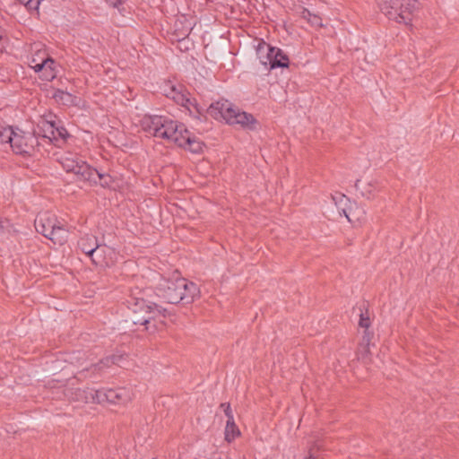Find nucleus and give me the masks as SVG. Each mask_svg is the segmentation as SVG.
<instances>
[{
  "instance_id": "obj_3",
  "label": "nucleus",
  "mask_w": 459,
  "mask_h": 459,
  "mask_svg": "<svg viewBox=\"0 0 459 459\" xmlns=\"http://www.w3.org/2000/svg\"><path fill=\"white\" fill-rule=\"evenodd\" d=\"M143 131L154 137L168 140L175 143L177 145L180 143L187 129L183 124H178L167 117L149 116L142 120Z\"/></svg>"
},
{
  "instance_id": "obj_11",
  "label": "nucleus",
  "mask_w": 459,
  "mask_h": 459,
  "mask_svg": "<svg viewBox=\"0 0 459 459\" xmlns=\"http://www.w3.org/2000/svg\"><path fill=\"white\" fill-rule=\"evenodd\" d=\"M236 108L232 103H230L227 100H218L216 102L212 103L207 108L206 113H208L211 117L215 118L216 120H225L227 123L231 117L232 113H234V109Z\"/></svg>"
},
{
  "instance_id": "obj_17",
  "label": "nucleus",
  "mask_w": 459,
  "mask_h": 459,
  "mask_svg": "<svg viewBox=\"0 0 459 459\" xmlns=\"http://www.w3.org/2000/svg\"><path fill=\"white\" fill-rule=\"evenodd\" d=\"M184 108L188 111L189 115L195 119L202 121L206 117V108L201 106L195 99L190 98V103H186Z\"/></svg>"
},
{
  "instance_id": "obj_10",
  "label": "nucleus",
  "mask_w": 459,
  "mask_h": 459,
  "mask_svg": "<svg viewBox=\"0 0 459 459\" xmlns=\"http://www.w3.org/2000/svg\"><path fill=\"white\" fill-rule=\"evenodd\" d=\"M100 247V245L98 242V238L93 235L86 234L78 240L79 249L91 257L94 264H99L100 262V259L102 258V255H100L98 252Z\"/></svg>"
},
{
  "instance_id": "obj_35",
  "label": "nucleus",
  "mask_w": 459,
  "mask_h": 459,
  "mask_svg": "<svg viewBox=\"0 0 459 459\" xmlns=\"http://www.w3.org/2000/svg\"><path fill=\"white\" fill-rule=\"evenodd\" d=\"M359 182H360V180H359V179H358V180H356V182H355V187H356L357 189H359Z\"/></svg>"
},
{
  "instance_id": "obj_13",
  "label": "nucleus",
  "mask_w": 459,
  "mask_h": 459,
  "mask_svg": "<svg viewBox=\"0 0 459 459\" xmlns=\"http://www.w3.org/2000/svg\"><path fill=\"white\" fill-rule=\"evenodd\" d=\"M126 354H112L100 359L98 363L91 365L90 368H87V372L91 374H100L103 369L109 368L112 365H118L122 367L121 362L124 359Z\"/></svg>"
},
{
  "instance_id": "obj_8",
  "label": "nucleus",
  "mask_w": 459,
  "mask_h": 459,
  "mask_svg": "<svg viewBox=\"0 0 459 459\" xmlns=\"http://www.w3.org/2000/svg\"><path fill=\"white\" fill-rule=\"evenodd\" d=\"M37 145H39V142L35 134L26 133L19 128L14 130L9 144L13 152L20 155H30Z\"/></svg>"
},
{
  "instance_id": "obj_19",
  "label": "nucleus",
  "mask_w": 459,
  "mask_h": 459,
  "mask_svg": "<svg viewBox=\"0 0 459 459\" xmlns=\"http://www.w3.org/2000/svg\"><path fill=\"white\" fill-rule=\"evenodd\" d=\"M44 63H45V71H49V74H45L44 80L46 81H52L56 76V61L50 57L47 56L44 57Z\"/></svg>"
},
{
  "instance_id": "obj_15",
  "label": "nucleus",
  "mask_w": 459,
  "mask_h": 459,
  "mask_svg": "<svg viewBox=\"0 0 459 459\" xmlns=\"http://www.w3.org/2000/svg\"><path fill=\"white\" fill-rule=\"evenodd\" d=\"M178 146L187 148L193 153H200L203 151L204 143L195 136H192L191 133L187 130V133L184 134Z\"/></svg>"
},
{
  "instance_id": "obj_25",
  "label": "nucleus",
  "mask_w": 459,
  "mask_h": 459,
  "mask_svg": "<svg viewBox=\"0 0 459 459\" xmlns=\"http://www.w3.org/2000/svg\"><path fill=\"white\" fill-rule=\"evenodd\" d=\"M359 326L362 327V328H365V329H368L370 325V320H369V317L368 316H365L362 313L360 314V318H359Z\"/></svg>"
},
{
  "instance_id": "obj_34",
  "label": "nucleus",
  "mask_w": 459,
  "mask_h": 459,
  "mask_svg": "<svg viewBox=\"0 0 459 459\" xmlns=\"http://www.w3.org/2000/svg\"><path fill=\"white\" fill-rule=\"evenodd\" d=\"M45 74H49V71H48V72H47V71L43 70V72H42V76H41V78H42L43 80H44V76H45Z\"/></svg>"
},
{
  "instance_id": "obj_20",
  "label": "nucleus",
  "mask_w": 459,
  "mask_h": 459,
  "mask_svg": "<svg viewBox=\"0 0 459 459\" xmlns=\"http://www.w3.org/2000/svg\"><path fill=\"white\" fill-rule=\"evenodd\" d=\"M240 435V431L236 423H226L225 427V440L231 442Z\"/></svg>"
},
{
  "instance_id": "obj_29",
  "label": "nucleus",
  "mask_w": 459,
  "mask_h": 459,
  "mask_svg": "<svg viewBox=\"0 0 459 459\" xmlns=\"http://www.w3.org/2000/svg\"><path fill=\"white\" fill-rule=\"evenodd\" d=\"M368 187L369 188L367 191H361V195L363 196H366L367 198L370 197V195H371V192H372V189H371L372 188V185L369 184Z\"/></svg>"
},
{
  "instance_id": "obj_26",
  "label": "nucleus",
  "mask_w": 459,
  "mask_h": 459,
  "mask_svg": "<svg viewBox=\"0 0 459 459\" xmlns=\"http://www.w3.org/2000/svg\"><path fill=\"white\" fill-rule=\"evenodd\" d=\"M31 67L36 73L43 72V70H45L44 58L40 63L31 65Z\"/></svg>"
},
{
  "instance_id": "obj_31",
  "label": "nucleus",
  "mask_w": 459,
  "mask_h": 459,
  "mask_svg": "<svg viewBox=\"0 0 459 459\" xmlns=\"http://www.w3.org/2000/svg\"><path fill=\"white\" fill-rule=\"evenodd\" d=\"M343 212H344V214H345L346 218L349 220V221H352V220H351V216L352 215V214H351V211L350 210V213H348V212H346V210L344 209V210H343Z\"/></svg>"
},
{
  "instance_id": "obj_33",
  "label": "nucleus",
  "mask_w": 459,
  "mask_h": 459,
  "mask_svg": "<svg viewBox=\"0 0 459 459\" xmlns=\"http://www.w3.org/2000/svg\"><path fill=\"white\" fill-rule=\"evenodd\" d=\"M30 63H31L32 65L38 64V63H37V59H36V57H35V56H33V57L31 58Z\"/></svg>"
},
{
  "instance_id": "obj_4",
  "label": "nucleus",
  "mask_w": 459,
  "mask_h": 459,
  "mask_svg": "<svg viewBox=\"0 0 459 459\" xmlns=\"http://www.w3.org/2000/svg\"><path fill=\"white\" fill-rule=\"evenodd\" d=\"M378 7L389 20L410 25L419 9L417 0H377Z\"/></svg>"
},
{
  "instance_id": "obj_16",
  "label": "nucleus",
  "mask_w": 459,
  "mask_h": 459,
  "mask_svg": "<svg viewBox=\"0 0 459 459\" xmlns=\"http://www.w3.org/2000/svg\"><path fill=\"white\" fill-rule=\"evenodd\" d=\"M165 95L168 98L172 99L177 104L184 107L186 103H190V97L188 92H184L178 89H177L176 86L171 85L169 87V91H166Z\"/></svg>"
},
{
  "instance_id": "obj_22",
  "label": "nucleus",
  "mask_w": 459,
  "mask_h": 459,
  "mask_svg": "<svg viewBox=\"0 0 459 459\" xmlns=\"http://www.w3.org/2000/svg\"><path fill=\"white\" fill-rule=\"evenodd\" d=\"M53 98L56 100V101H60L64 104H68L70 102H72V100H73V95L63 91V90H56L54 94H53Z\"/></svg>"
},
{
  "instance_id": "obj_23",
  "label": "nucleus",
  "mask_w": 459,
  "mask_h": 459,
  "mask_svg": "<svg viewBox=\"0 0 459 459\" xmlns=\"http://www.w3.org/2000/svg\"><path fill=\"white\" fill-rule=\"evenodd\" d=\"M302 17L307 19L308 22L313 26H322L321 18L318 15L311 13L307 9H304L302 12Z\"/></svg>"
},
{
  "instance_id": "obj_30",
  "label": "nucleus",
  "mask_w": 459,
  "mask_h": 459,
  "mask_svg": "<svg viewBox=\"0 0 459 459\" xmlns=\"http://www.w3.org/2000/svg\"><path fill=\"white\" fill-rule=\"evenodd\" d=\"M226 417H227V422L226 423H235L233 414L228 415Z\"/></svg>"
},
{
  "instance_id": "obj_28",
  "label": "nucleus",
  "mask_w": 459,
  "mask_h": 459,
  "mask_svg": "<svg viewBox=\"0 0 459 459\" xmlns=\"http://www.w3.org/2000/svg\"><path fill=\"white\" fill-rule=\"evenodd\" d=\"M107 4H108L112 7H118V5L122 4L126 0H105Z\"/></svg>"
},
{
  "instance_id": "obj_2",
  "label": "nucleus",
  "mask_w": 459,
  "mask_h": 459,
  "mask_svg": "<svg viewBox=\"0 0 459 459\" xmlns=\"http://www.w3.org/2000/svg\"><path fill=\"white\" fill-rule=\"evenodd\" d=\"M60 163L67 173L74 174L77 181L102 187H108L113 182L109 174L99 171L75 154L69 153L61 157Z\"/></svg>"
},
{
  "instance_id": "obj_14",
  "label": "nucleus",
  "mask_w": 459,
  "mask_h": 459,
  "mask_svg": "<svg viewBox=\"0 0 459 459\" xmlns=\"http://www.w3.org/2000/svg\"><path fill=\"white\" fill-rule=\"evenodd\" d=\"M56 123L53 121L42 120L38 125V129L34 131L33 134L37 137L41 136L47 138L49 142L53 143V140H56L55 134Z\"/></svg>"
},
{
  "instance_id": "obj_18",
  "label": "nucleus",
  "mask_w": 459,
  "mask_h": 459,
  "mask_svg": "<svg viewBox=\"0 0 459 459\" xmlns=\"http://www.w3.org/2000/svg\"><path fill=\"white\" fill-rule=\"evenodd\" d=\"M55 134L56 140H53V143L58 147L64 144L70 136L69 133L64 126H57L56 125L55 126Z\"/></svg>"
},
{
  "instance_id": "obj_9",
  "label": "nucleus",
  "mask_w": 459,
  "mask_h": 459,
  "mask_svg": "<svg viewBox=\"0 0 459 459\" xmlns=\"http://www.w3.org/2000/svg\"><path fill=\"white\" fill-rule=\"evenodd\" d=\"M264 48H266L267 51V61L261 60L262 64L266 65L268 63L271 70L274 68H285L289 66V57L281 49L271 47L264 42L263 46L259 45L258 53H260Z\"/></svg>"
},
{
  "instance_id": "obj_5",
  "label": "nucleus",
  "mask_w": 459,
  "mask_h": 459,
  "mask_svg": "<svg viewBox=\"0 0 459 459\" xmlns=\"http://www.w3.org/2000/svg\"><path fill=\"white\" fill-rule=\"evenodd\" d=\"M34 225L37 232L42 234L54 244L62 246L67 241L68 230L53 213L46 212L38 215Z\"/></svg>"
},
{
  "instance_id": "obj_1",
  "label": "nucleus",
  "mask_w": 459,
  "mask_h": 459,
  "mask_svg": "<svg viewBox=\"0 0 459 459\" xmlns=\"http://www.w3.org/2000/svg\"><path fill=\"white\" fill-rule=\"evenodd\" d=\"M154 293L161 301L168 304H191L200 296L198 286L186 278H161L155 287Z\"/></svg>"
},
{
  "instance_id": "obj_32",
  "label": "nucleus",
  "mask_w": 459,
  "mask_h": 459,
  "mask_svg": "<svg viewBox=\"0 0 459 459\" xmlns=\"http://www.w3.org/2000/svg\"><path fill=\"white\" fill-rule=\"evenodd\" d=\"M358 217H357V220H359V214H363L364 213V211L362 209H358Z\"/></svg>"
},
{
  "instance_id": "obj_36",
  "label": "nucleus",
  "mask_w": 459,
  "mask_h": 459,
  "mask_svg": "<svg viewBox=\"0 0 459 459\" xmlns=\"http://www.w3.org/2000/svg\"><path fill=\"white\" fill-rule=\"evenodd\" d=\"M20 3L23 4L25 5L26 0H19Z\"/></svg>"
},
{
  "instance_id": "obj_27",
  "label": "nucleus",
  "mask_w": 459,
  "mask_h": 459,
  "mask_svg": "<svg viewBox=\"0 0 459 459\" xmlns=\"http://www.w3.org/2000/svg\"><path fill=\"white\" fill-rule=\"evenodd\" d=\"M221 408H222V409H223V411H224V413H225V415H226V416L230 415V414H233V413H232V410H231V408H230V403H221Z\"/></svg>"
},
{
  "instance_id": "obj_7",
  "label": "nucleus",
  "mask_w": 459,
  "mask_h": 459,
  "mask_svg": "<svg viewBox=\"0 0 459 459\" xmlns=\"http://www.w3.org/2000/svg\"><path fill=\"white\" fill-rule=\"evenodd\" d=\"M93 403L122 404L131 400V393L126 387L92 390L91 393Z\"/></svg>"
},
{
  "instance_id": "obj_12",
  "label": "nucleus",
  "mask_w": 459,
  "mask_h": 459,
  "mask_svg": "<svg viewBox=\"0 0 459 459\" xmlns=\"http://www.w3.org/2000/svg\"><path fill=\"white\" fill-rule=\"evenodd\" d=\"M229 125H239L243 129L255 131L258 128V121L255 117L247 112L240 110L238 108L234 109L231 117H230Z\"/></svg>"
},
{
  "instance_id": "obj_21",
  "label": "nucleus",
  "mask_w": 459,
  "mask_h": 459,
  "mask_svg": "<svg viewBox=\"0 0 459 459\" xmlns=\"http://www.w3.org/2000/svg\"><path fill=\"white\" fill-rule=\"evenodd\" d=\"M14 130L12 126L0 127V143L9 145Z\"/></svg>"
},
{
  "instance_id": "obj_24",
  "label": "nucleus",
  "mask_w": 459,
  "mask_h": 459,
  "mask_svg": "<svg viewBox=\"0 0 459 459\" xmlns=\"http://www.w3.org/2000/svg\"><path fill=\"white\" fill-rule=\"evenodd\" d=\"M322 445L320 443H316L308 452V455H307L306 459H316L317 458V452L321 449Z\"/></svg>"
},
{
  "instance_id": "obj_6",
  "label": "nucleus",
  "mask_w": 459,
  "mask_h": 459,
  "mask_svg": "<svg viewBox=\"0 0 459 459\" xmlns=\"http://www.w3.org/2000/svg\"><path fill=\"white\" fill-rule=\"evenodd\" d=\"M128 307L134 313L143 312L144 315L140 317L132 318L134 325H146L151 320L154 319L158 316L165 317L168 310L160 305L150 300H146L143 298L133 297L128 301Z\"/></svg>"
}]
</instances>
